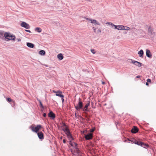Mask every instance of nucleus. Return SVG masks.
Listing matches in <instances>:
<instances>
[{
    "label": "nucleus",
    "mask_w": 156,
    "mask_h": 156,
    "mask_svg": "<svg viewBox=\"0 0 156 156\" xmlns=\"http://www.w3.org/2000/svg\"><path fill=\"white\" fill-rule=\"evenodd\" d=\"M129 140L131 142L135 144L140 146L144 148H145L146 147H149V145L147 144H144L140 141H138L134 139H132L131 140Z\"/></svg>",
    "instance_id": "1"
},
{
    "label": "nucleus",
    "mask_w": 156,
    "mask_h": 156,
    "mask_svg": "<svg viewBox=\"0 0 156 156\" xmlns=\"http://www.w3.org/2000/svg\"><path fill=\"white\" fill-rule=\"evenodd\" d=\"M62 130L66 134L69 140H73L74 138H73L71 133L69 129L68 128H62Z\"/></svg>",
    "instance_id": "2"
},
{
    "label": "nucleus",
    "mask_w": 156,
    "mask_h": 156,
    "mask_svg": "<svg viewBox=\"0 0 156 156\" xmlns=\"http://www.w3.org/2000/svg\"><path fill=\"white\" fill-rule=\"evenodd\" d=\"M83 103L81 101V99L79 98V102L76 105H75V108L76 110L79 111L80 109H83Z\"/></svg>",
    "instance_id": "3"
},
{
    "label": "nucleus",
    "mask_w": 156,
    "mask_h": 156,
    "mask_svg": "<svg viewBox=\"0 0 156 156\" xmlns=\"http://www.w3.org/2000/svg\"><path fill=\"white\" fill-rule=\"evenodd\" d=\"M4 37L7 39L10 40H15V37L14 35H10V34L7 32H5L4 34Z\"/></svg>",
    "instance_id": "4"
},
{
    "label": "nucleus",
    "mask_w": 156,
    "mask_h": 156,
    "mask_svg": "<svg viewBox=\"0 0 156 156\" xmlns=\"http://www.w3.org/2000/svg\"><path fill=\"white\" fill-rule=\"evenodd\" d=\"M41 127V126L40 125H37L35 127L32 125L31 126V129L33 132L37 133Z\"/></svg>",
    "instance_id": "5"
},
{
    "label": "nucleus",
    "mask_w": 156,
    "mask_h": 156,
    "mask_svg": "<svg viewBox=\"0 0 156 156\" xmlns=\"http://www.w3.org/2000/svg\"><path fill=\"white\" fill-rule=\"evenodd\" d=\"M84 137L87 140H91L93 138V134L90 133L87 134H84Z\"/></svg>",
    "instance_id": "6"
},
{
    "label": "nucleus",
    "mask_w": 156,
    "mask_h": 156,
    "mask_svg": "<svg viewBox=\"0 0 156 156\" xmlns=\"http://www.w3.org/2000/svg\"><path fill=\"white\" fill-rule=\"evenodd\" d=\"M20 25L22 27L27 29H29L30 28V25L24 22H22L21 23Z\"/></svg>",
    "instance_id": "7"
},
{
    "label": "nucleus",
    "mask_w": 156,
    "mask_h": 156,
    "mask_svg": "<svg viewBox=\"0 0 156 156\" xmlns=\"http://www.w3.org/2000/svg\"><path fill=\"white\" fill-rule=\"evenodd\" d=\"M37 135L39 138L42 140L44 138V134L42 132H38L37 133Z\"/></svg>",
    "instance_id": "8"
},
{
    "label": "nucleus",
    "mask_w": 156,
    "mask_h": 156,
    "mask_svg": "<svg viewBox=\"0 0 156 156\" xmlns=\"http://www.w3.org/2000/svg\"><path fill=\"white\" fill-rule=\"evenodd\" d=\"M48 116L51 118L52 119H54L55 118V114L52 111H51L48 114Z\"/></svg>",
    "instance_id": "9"
},
{
    "label": "nucleus",
    "mask_w": 156,
    "mask_h": 156,
    "mask_svg": "<svg viewBox=\"0 0 156 156\" xmlns=\"http://www.w3.org/2000/svg\"><path fill=\"white\" fill-rule=\"evenodd\" d=\"M139 129L136 126H133L131 129V132L133 133H136L138 132Z\"/></svg>",
    "instance_id": "10"
},
{
    "label": "nucleus",
    "mask_w": 156,
    "mask_h": 156,
    "mask_svg": "<svg viewBox=\"0 0 156 156\" xmlns=\"http://www.w3.org/2000/svg\"><path fill=\"white\" fill-rule=\"evenodd\" d=\"M87 20H90L91 21V23H95L96 25H99L100 24V23L97 21L96 20H93L92 19H89V18H86Z\"/></svg>",
    "instance_id": "11"
},
{
    "label": "nucleus",
    "mask_w": 156,
    "mask_h": 156,
    "mask_svg": "<svg viewBox=\"0 0 156 156\" xmlns=\"http://www.w3.org/2000/svg\"><path fill=\"white\" fill-rule=\"evenodd\" d=\"M146 55L147 57L150 58H151L152 57V55L149 49H147L146 50Z\"/></svg>",
    "instance_id": "12"
},
{
    "label": "nucleus",
    "mask_w": 156,
    "mask_h": 156,
    "mask_svg": "<svg viewBox=\"0 0 156 156\" xmlns=\"http://www.w3.org/2000/svg\"><path fill=\"white\" fill-rule=\"evenodd\" d=\"M138 54L140 57L143 58L144 56V51H143L141 49L138 52Z\"/></svg>",
    "instance_id": "13"
},
{
    "label": "nucleus",
    "mask_w": 156,
    "mask_h": 156,
    "mask_svg": "<svg viewBox=\"0 0 156 156\" xmlns=\"http://www.w3.org/2000/svg\"><path fill=\"white\" fill-rule=\"evenodd\" d=\"M27 46L30 48H33L34 47V44L29 42H28L27 43Z\"/></svg>",
    "instance_id": "14"
},
{
    "label": "nucleus",
    "mask_w": 156,
    "mask_h": 156,
    "mask_svg": "<svg viewBox=\"0 0 156 156\" xmlns=\"http://www.w3.org/2000/svg\"><path fill=\"white\" fill-rule=\"evenodd\" d=\"M57 57L59 60H61L63 58V55L61 53L57 55Z\"/></svg>",
    "instance_id": "15"
},
{
    "label": "nucleus",
    "mask_w": 156,
    "mask_h": 156,
    "mask_svg": "<svg viewBox=\"0 0 156 156\" xmlns=\"http://www.w3.org/2000/svg\"><path fill=\"white\" fill-rule=\"evenodd\" d=\"M142 64L141 63L136 61V62L135 65L139 67H140L142 66Z\"/></svg>",
    "instance_id": "16"
},
{
    "label": "nucleus",
    "mask_w": 156,
    "mask_h": 156,
    "mask_svg": "<svg viewBox=\"0 0 156 156\" xmlns=\"http://www.w3.org/2000/svg\"><path fill=\"white\" fill-rule=\"evenodd\" d=\"M129 29H130L129 27H126V26H125L122 25V30H129Z\"/></svg>",
    "instance_id": "17"
},
{
    "label": "nucleus",
    "mask_w": 156,
    "mask_h": 156,
    "mask_svg": "<svg viewBox=\"0 0 156 156\" xmlns=\"http://www.w3.org/2000/svg\"><path fill=\"white\" fill-rule=\"evenodd\" d=\"M45 53L44 51L41 50L39 52V54L41 55H45Z\"/></svg>",
    "instance_id": "18"
},
{
    "label": "nucleus",
    "mask_w": 156,
    "mask_h": 156,
    "mask_svg": "<svg viewBox=\"0 0 156 156\" xmlns=\"http://www.w3.org/2000/svg\"><path fill=\"white\" fill-rule=\"evenodd\" d=\"M62 93H57L56 94V95L61 98H63L64 97V95L62 94Z\"/></svg>",
    "instance_id": "19"
},
{
    "label": "nucleus",
    "mask_w": 156,
    "mask_h": 156,
    "mask_svg": "<svg viewBox=\"0 0 156 156\" xmlns=\"http://www.w3.org/2000/svg\"><path fill=\"white\" fill-rule=\"evenodd\" d=\"M4 31L0 30V37L1 38H3L4 37Z\"/></svg>",
    "instance_id": "20"
},
{
    "label": "nucleus",
    "mask_w": 156,
    "mask_h": 156,
    "mask_svg": "<svg viewBox=\"0 0 156 156\" xmlns=\"http://www.w3.org/2000/svg\"><path fill=\"white\" fill-rule=\"evenodd\" d=\"M148 32L149 33V35H150V36H151L152 35V30L150 27H149L148 28Z\"/></svg>",
    "instance_id": "21"
},
{
    "label": "nucleus",
    "mask_w": 156,
    "mask_h": 156,
    "mask_svg": "<svg viewBox=\"0 0 156 156\" xmlns=\"http://www.w3.org/2000/svg\"><path fill=\"white\" fill-rule=\"evenodd\" d=\"M35 31H37L38 32L40 33L41 31V29L39 27H36L35 29Z\"/></svg>",
    "instance_id": "22"
},
{
    "label": "nucleus",
    "mask_w": 156,
    "mask_h": 156,
    "mask_svg": "<svg viewBox=\"0 0 156 156\" xmlns=\"http://www.w3.org/2000/svg\"><path fill=\"white\" fill-rule=\"evenodd\" d=\"M122 25H118L117 29L118 30H122Z\"/></svg>",
    "instance_id": "23"
},
{
    "label": "nucleus",
    "mask_w": 156,
    "mask_h": 156,
    "mask_svg": "<svg viewBox=\"0 0 156 156\" xmlns=\"http://www.w3.org/2000/svg\"><path fill=\"white\" fill-rule=\"evenodd\" d=\"M39 101L40 103V106L41 108L42 109H43L44 108V107L42 105L41 101L40 100H39Z\"/></svg>",
    "instance_id": "24"
},
{
    "label": "nucleus",
    "mask_w": 156,
    "mask_h": 156,
    "mask_svg": "<svg viewBox=\"0 0 156 156\" xmlns=\"http://www.w3.org/2000/svg\"><path fill=\"white\" fill-rule=\"evenodd\" d=\"M74 156H81L80 154H79L77 153H76L75 152H74L73 153Z\"/></svg>",
    "instance_id": "25"
},
{
    "label": "nucleus",
    "mask_w": 156,
    "mask_h": 156,
    "mask_svg": "<svg viewBox=\"0 0 156 156\" xmlns=\"http://www.w3.org/2000/svg\"><path fill=\"white\" fill-rule=\"evenodd\" d=\"M74 152H75L76 153H77L80 154L81 153V151L79 149H76L75 151Z\"/></svg>",
    "instance_id": "26"
},
{
    "label": "nucleus",
    "mask_w": 156,
    "mask_h": 156,
    "mask_svg": "<svg viewBox=\"0 0 156 156\" xmlns=\"http://www.w3.org/2000/svg\"><path fill=\"white\" fill-rule=\"evenodd\" d=\"M90 102L89 101H88L87 104L85 106L84 108H88V107L90 106Z\"/></svg>",
    "instance_id": "27"
},
{
    "label": "nucleus",
    "mask_w": 156,
    "mask_h": 156,
    "mask_svg": "<svg viewBox=\"0 0 156 156\" xmlns=\"http://www.w3.org/2000/svg\"><path fill=\"white\" fill-rule=\"evenodd\" d=\"M74 144L75 146H74V147L75 150L78 149V145L76 143H74Z\"/></svg>",
    "instance_id": "28"
},
{
    "label": "nucleus",
    "mask_w": 156,
    "mask_h": 156,
    "mask_svg": "<svg viewBox=\"0 0 156 156\" xmlns=\"http://www.w3.org/2000/svg\"><path fill=\"white\" fill-rule=\"evenodd\" d=\"M62 125L61 126V128H62L63 127H66V128H67L66 125L64 123L62 122Z\"/></svg>",
    "instance_id": "29"
},
{
    "label": "nucleus",
    "mask_w": 156,
    "mask_h": 156,
    "mask_svg": "<svg viewBox=\"0 0 156 156\" xmlns=\"http://www.w3.org/2000/svg\"><path fill=\"white\" fill-rule=\"evenodd\" d=\"M53 92L55 93H56V94H57V93H62V92L60 90L55 91V90H53Z\"/></svg>",
    "instance_id": "30"
},
{
    "label": "nucleus",
    "mask_w": 156,
    "mask_h": 156,
    "mask_svg": "<svg viewBox=\"0 0 156 156\" xmlns=\"http://www.w3.org/2000/svg\"><path fill=\"white\" fill-rule=\"evenodd\" d=\"M129 60H131L132 61L131 63L135 65L136 62V61H135L134 60H133L132 59H129Z\"/></svg>",
    "instance_id": "31"
},
{
    "label": "nucleus",
    "mask_w": 156,
    "mask_h": 156,
    "mask_svg": "<svg viewBox=\"0 0 156 156\" xmlns=\"http://www.w3.org/2000/svg\"><path fill=\"white\" fill-rule=\"evenodd\" d=\"M7 101L10 102H11V101H13L12 100L11 98H7Z\"/></svg>",
    "instance_id": "32"
},
{
    "label": "nucleus",
    "mask_w": 156,
    "mask_h": 156,
    "mask_svg": "<svg viewBox=\"0 0 156 156\" xmlns=\"http://www.w3.org/2000/svg\"><path fill=\"white\" fill-rule=\"evenodd\" d=\"M106 23L108 24L111 25L112 26V27L113 28V25H114L113 24L110 22H107Z\"/></svg>",
    "instance_id": "33"
},
{
    "label": "nucleus",
    "mask_w": 156,
    "mask_h": 156,
    "mask_svg": "<svg viewBox=\"0 0 156 156\" xmlns=\"http://www.w3.org/2000/svg\"><path fill=\"white\" fill-rule=\"evenodd\" d=\"M83 109V111L85 112H86L88 111L89 110H88V108H85L84 107L82 109Z\"/></svg>",
    "instance_id": "34"
},
{
    "label": "nucleus",
    "mask_w": 156,
    "mask_h": 156,
    "mask_svg": "<svg viewBox=\"0 0 156 156\" xmlns=\"http://www.w3.org/2000/svg\"><path fill=\"white\" fill-rule=\"evenodd\" d=\"M91 52L93 53V54H94L96 52L94 50V49H91L90 50Z\"/></svg>",
    "instance_id": "35"
},
{
    "label": "nucleus",
    "mask_w": 156,
    "mask_h": 156,
    "mask_svg": "<svg viewBox=\"0 0 156 156\" xmlns=\"http://www.w3.org/2000/svg\"><path fill=\"white\" fill-rule=\"evenodd\" d=\"M114 27V29H117L118 26H117V25H116L114 24L113 25V28Z\"/></svg>",
    "instance_id": "36"
},
{
    "label": "nucleus",
    "mask_w": 156,
    "mask_h": 156,
    "mask_svg": "<svg viewBox=\"0 0 156 156\" xmlns=\"http://www.w3.org/2000/svg\"><path fill=\"white\" fill-rule=\"evenodd\" d=\"M85 113L86 114L85 115V117L86 118H87L90 116V115H88L86 112H85Z\"/></svg>",
    "instance_id": "37"
},
{
    "label": "nucleus",
    "mask_w": 156,
    "mask_h": 156,
    "mask_svg": "<svg viewBox=\"0 0 156 156\" xmlns=\"http://www.w3.org/2000/svg\"><path fill=\"white\" fill-rule=\"evenodd\" d=\"M147 82H149L150 83L151 82V80L150 79H148L147 80Z\"/></svg>",
    "instance_id": "38"
},
{
    "label": "nucleus",
    "mask_w": 156,
    "mask_h": 156,
    "mask_svg": "<svg viewBox=\"0 0 156 156\" xmlns=\"http://www.w3.org/2000/svg\"><path fill=\"white\" fill-rule=\"evenodd\" d=\"M63 142L64 144H65L66 143V140L65 139H63Z\"/></svg>",
    "instance_id": "39"
},
{
    "label": "nucleus",
    "mask_w": 156,
    "mask_h": 156,
    "mask_svg": "<svg viewBox=\"0 0 156 156\" xmlns=\"http://www.w3.org/2000/svg\"><path fill=\"white\" fill-rule=\"evenodd\" d=\"M85 132H87V130H84L83 131V133H82L84 135V134H84V133H85Z\"/></svg>",
    "instance_id": "40"
},
{
    "label": "nucleus",
    "mask_w": 156,
    "mask_h": 156,
    "mask_svg": "<svg viewBox=\"0 0 156 156\" xmlns=\"http://www.w3.org/2000/svg\"><path fill=\"white\" fill-rule=\"evenodd\" d=\"M25 30L26 31L28 32H29V33H31V31L30 30Z\"/></svg>",
    "instance_id": "41"
},
{
    "label": "nucleus",
    "mask_w": 156,
    "mask_h": 156,
    "mask_svg": "<svg viewBox=\"0 0 156 156\" xmlns=\"http://www.w3.org/2000/svg\"><path fill=\"white\" fill-rule=\"evenodd\" d=\"M90 116L88 117L87 118V119H86L88 121H90Z\"/></svg>",
    "instance_id": "42"
},
{
    "label": "nucleus",
    "mask_w": 156,
    "mask_h": 156,
    "mask_svg": "<svg viewBox=\"0 0 156 156\" xmlns=\"http://www.w3.org/2000/svg\"><path fill=\"white\" fill-rule=\"evenodd\" d=\"M43 116L44 117H45L46 116V114L45 113H44L43 114Z\"/></svg>",
    "instance_id": "43"
},
{
    "label": "nucleus",
    "mask_w": 156,
    "mask_h": 156,
    "mask_svg": "<svg viewBox=\"0 0 156 156\" xmlns=\"http://www.w3.org/2000/svg\"><path fill=\"white\" fill-rule=\"evenodd\" d=\"M74 142L73 143L71 144H70V145L73 147H74V146L75 145L74 144Z\"/></svg>",
    "instance_id": "44"
},
{
    "label": "nucleus",
    "mask_w": 156,
    "mask_h": 156,
    "mask_svg": "<svg viewBox=\"0 0 156 156\" xmlns=\"http://www.w3.org/2000/svg\"><path fill=\"white\" fill-rule=\"evenodd\" d=\"M140 77H141V76H140L138 75V76H136V77L137 78H140Z\"/></svg>",
    "instance_id": "45"
},
{
    "label": "nucleus",
    "mask_w": 156,
    "mask_h": 156,
    "mask_svg": "<svg viewBox=\"0 0 156 156\" xmlns=\"http://www.w3.org/2000/svg\"><path fill=\"white\" fill-rule=\"evenodd\" d=\"M17 40L18 41H21V39L20 38L17 39Z\"/></svg>",
    "instance_id": "46"
},
{
    "label": "nucleus",
    "mask_w": 156,
    "mask_h": 156,
    "mask_svg": "<svg viewBox=\"0 0 156 156\" xmlns=\"http://www.w3.org/2000/svg\"><path fill=\"white\" fill-rule=\"evenodd\" d=\"M146 85L147 86H148L149 85V83H148V82H146Z\"/></svg>",
    "instance_id": "47"
},
{
    "label": "nucleus",
    "mask_w": 156,
    "mask_h": 156,
    "mask_svg": "<svg viewBox=\"0 0 156 156\" xmlns=\"http://www.w3.org/2000/svg\"><path fill=\"white\" fill-rule=\"evenodd\" d=\"M94 131V129H92V130H90V132H93Z\"/></svg>",
    "instance_id": "48"
},
{
    "label": "nucleus",
    "mask_w": 156,
    "mask_h": 156,
    "mask_svg": "<svg viewBox=\"0 0 156 156\" xmlns=\"http://www.w3.org/2000/svg\"><path fill=\"white\" fill-rule=\"evenodd\" d=\"M69 142V144L70 145L72 143V142L71 141V140H70Z\"/></svg>",
    "instance_id": "49"
},
{
    "label": "nucleus",
    "mask_w": 156,
    "mask_h": 156,
    "mask_svg": "<svg viewBox=\"0 0 156 156\" xmlns=\"http://www.w3.org/2000/svg\"><path fill=\"white\" fill-rule=\"evenodd\" d=\"M62 102H64V99L63 98H62Z\"/></svg>",
    "instance_id": "50"
},
{
    "label": "nucleus",
    "mask_w": 156,
    "mask_h": 156,
    "mask_svg": "<svg viewBox=\"0 0 156 156\" xmlns=\"http://www.w3.org/2000/svg\"><path fill=\"white\" fill-rule=\"evenodd\" d=\"M101 30H100L99 29V30H98V32H99L101 33Z\"/></svg>",
    "instance_id": "51"
},
{
    "label": "nucleus",
    "mask_w": 156,
    "mask_h": 156,
    "mask_svg": "<svg viewBox=\"0 0 156 156\" xmlns=\"http://www.w3.org/2000/svg\"><path fill=\"white\" fill-rule=\"evenodd\" d=\"M70 150H71V152H72V153H73L74 152L73 151V150H72V149H70Z\"/></svg>",
    "instance_id": "52"
},
{
    "label": "nucleus",
    "mask_w": 156,
    "mask_h": 156,
    "mask_svg": "<svg viewBox=\"0 0 156 156\" xmlns=\"http://www.w3.org/2000/svg\"><path fill=\"white\" fill-rule=\"evenodd\" d=\"M105 83V82H102V84H104Z\"/></svg>",
    "instance_id": "53"
},
{
    "label": "nucleus",
    "mask_w": 156,
    "mask_h": 156,
    "mask_svg": "<svg viewBox=\"0 0 156 156\" xmlns=\"http://www.w3.org/2000/svg\"><path fill=\"white\" fill-rule=\"evenodd\" d=\"M94 32H95V29L94 28Z\"/></svg>",
    "instance_id": "54"
},
{
    "label": "nucleus",
    "mask_w": 156,
    "mask_h": 156,
    "mask_svg": "<svg viewBox=\"0 0 156 156\" xmlns=\"http://www.w3.org/2000/svg\"><path fill=\"white\" fill-rule=\"evenodd\" d=\"M45 66L46 67H48V66L47 65H45Z\"/></svg>",
    "instance_id": "55"
},
{
    "label": "nucleus",
    "mask_w": 156,
    "mask_h": 156,
    "mask_svg": "<svg viewBox=\"0 0 156 156\" xmlns=\"http://www.w3.org/2000/svg\"><path fill=\"white\" fill-rule=\"evenodd\" d=\"M62 136L61 137V139H62Z\"/></svg>",
    "instance_id": "56"
},
{
    "label": "nucleus",
    "mask_w": 156,
    "mask_h": 156,
    "mask_svg": "<svg viewBox=\"0 0 156 156\" xmlns=\"http://www.w3.org/2000/svg\"><path fill=\"white\" fill-rule=\"evenodd\" d=\"M75 116H76V113H75Z\"/></svg>",
    "instance_id": "57"
}]
</instances>
